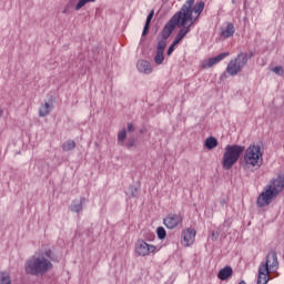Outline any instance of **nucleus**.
I'll return each instance as SVG.
<instances>
[{"instance_id": "obj_10", "label": "nucleus", "mask_w": 284, "mask_h": 284, "mask_svg": "<svg viewBox=\"0 0 284 284\" xmlns=\"http://www.w3.org/2000/svg\"><path fill=\"white\" fill-rule=\"evenodd\" d=\"M196 239V231L194 229H186L182 232V245L184 247H190V245H193L194 241Z\"/></svg>"}, {"instance_id": "obj_16", "label": "nucleus", "mask_w": 284, "mask_h": 284, "mask_svg": "<svg viewBox=\"0 0 284 284\" xmlns=\"http://www.w3.org/2000/svg\"><path fill=\"white\" fill-rule=\"evenodd\" d=\"M83 203H85V197H81L79 201H73L70 206L71 212H75L77 214H79V212H82Z\"/></svg>"}, {"instance_id": "obj_30", "label": "nucleus", "mask_w": 284, "mask_h": 284, "mask_svg": "<svg viewBox=\"0 0 284 284\" xmlns=\"http://www.w3.org/2000/svg\"><path fill=\"white\" fill-rule=\"evenodd\" d=\"M220 235H221L220 232H212V235H211L212 241H219Z\"/></svg>"}, {"instance_id": "obj_24", "label": "nucleus", "mask_w": 284, "mask_h": 284, "mask_svg": "<svg viewBox=\"0 0 284 284\" xmlns=\"http://www.w3.org/2000/svg\"><path fill=\"white\" fill-rule=\"evenodd\" d=\"M0 284H12V280H10V274L6 272L0 273Z\"/></svg>"}, {"instance_id": "obj_3", "label": "nucleus", "mask_w": 284, "mask_h": 284, "mask_svg": "<svg viewBox=\"0 0 284 284\" xmlns=\"http://www.w3.org/2000/svg\"><path fill=\"white\" fill-rule=\"evenodd\" d=\"M283 187L284 176H277L275 180L271 181L258 195L256 201L257 207H266V205H270V203L283 192Z\"/></svg>"}, {"instance_id": "obj_35", "label": "nucleus", "mask_w": 284, "mask_h": 284, "mask_svg": "<svg viewBox=\"0 0 284 284\" xmlns=\"http://www.w3.org/2000/svg\"><path fill=\"white\" fill-rule=\"evenodd\" d=\"M239 284H247V283H245V281H241Z\"/></svg>"}, {"instance_id": "obj_4", "label": "nucleus", "mask_w": 284, "mask_h": 284, "mask_svg": "<svg viewBox=\"0 0 284 284\" xmlns=\"http://www.w3.org/2000/svg\"><path fill=\"white\" fill-rule=\"evenodd\" d=\"M278 271V255L276 251H270L266 255L265 262L258 266L257 284L270 283L271 274Z\"/></svg>"}, {"instance_id": "obj_5", "label": "nucleus", "mask_w": 284, "mask_h": 284, "mask_svg": "<svg viewBox=\"0 0 284 284\" xmlns=\"http://www.w3.org/2000/svg\"><path fill=\"white\" fill-rule=\"evenodd\" d=\"M245 152V146L239 144H227L224 149V153L222 156V168L223 170H232L236 163H239V159H241V154Z\"/></svg>"}, {"instance_id": "obj_6", "label": "nucleus", "mask_w": 284, "mask_h": 284, "mask_svg": "<svg viewBox=\"0 0 284 284\" xmlns=\"http://www.w3.org/2000/svg\"><path fill=\"white\" fill-rule=\"evenodd\" d=\"M244 163L247 168H261L263 165V149L261 144H251L245 150Z\"/></svg>"}, {"instance_id": "obj_8", "label": "nucleus", "mask_w": 284, "mask_h": 284, "mask_svg": "<svg viewBox=\"0 0 284 284\" xmlns=\"http://www.w3.org/2000/svg\"><path fill=\"white\" fill-rule=\"evenodd\" d=\"M135 252L138 256H149L152 252H156V246L150 245L143 240H139L135 243Z\"/></svg>"}, {"instance_id": "obj_2", "label": "nucleus", "mask_w": 284, "mask_h": 284, "mask_svg": "<svg viewBox=\"0 0 284 284\" xmlns=\"http://www.w3.org/2000/svg\"><path fill=\"white\" fill-rule=\"evenodd\" d=\"M53 261L54 253L52 250L37 252L24 262V272L29 276L41 278L54 270Z\"/></svg>"}, {"instance_id": "obj_1", "label": "nucleus", "mask_w": 284, "mask_h": 284, "mask_svg": "<svg viewBox=\"0 0 284 284\" xmlns=\"http://www.w3.org/2000/svg\"><path fill=\"white\" fill-rule=\"evenodd\" d=\"M195 0H186L182 8L166 22L164 37H171L176 26H194L199 17L205 10V2L200 1L194 6Z\"/></svg>"}, {"instance_id": "obj_14", "label": "nucleus", "mask_w": 284, "mask_h": 284, "mask_svg": "<svg viewBox=\"0 0 284 284\" xmlns=\"http://www.w3.org/2000/svg\"><path fill=\"white\" fill-rule=\"evenodd\" d=\"M168 39H170V36H165V26L162 30V40L158 42L156 51L158 52H165V48H168Z\"/></svg>"}, {"instance_id": "obj_27", "label": "nucleus", "mask_w": 284, "mask_h": 284, "mask_svg": "<svg viewBox=\"0 0 284 284\" xmlns=\"http://www.w3.org/2000/svg\"><path fill=\"white\" fill-rule=\"evenodd\" d=\"M124 148H136V140L134 138H130L126 142H124Z\"/></svg>"}, {"instance_id": "obj_18", "label": "nucleus", "mask_w": 284, "mask_h": 284, "mask_svg": "<svg viewBox=\"0 0 284 284\" xmlns=\"http://www.w3.org/2000/svg\"><path fill=\"white\" fill-rule=\"evenodd\" d=\"M154 18V10H152L148 17H146V21L144 24V29L142 31V37H145V34H148V32L150 31V23H152V19Z\"/></svg>"}, {"instance_id": "obj_11", "label": "nucleus", "mask_w": 284, "mask_h": 284, "mask_svg": "<svg viewBox=\"0 0 284 284\" xmlns=\"http://www.w3.org/2000/svg\"><path fill=\"white\" fill-rule=\"evenodd\" d=\"M178 28L181 29L173 41V45H179L183 41V39H185V36L190 34V32L192 31V27H190V24L178 26Z\"/></svg>"}, {"instance_id": "obj_20", "label": "nucleus", "mask_w": 284, "mask_h": 284, "mask_svg": "<svg viewBox=\"0 0 284 284\" xmlns=\"http://www.w3.org/2000/svg\"><path fill=\"white\" fill-rule=\"evenodd\" d=\"M219 145V140L214 136H210L205 140L206 150H214Z\"/></svg>"}, {"instance_id": "obj_9", "label": "nucleus", "mask_w": 284, "mask_h": 284, "mask_svg": "<svg viewBox=\"0 0 284 284\" xmlns=\"http://www.w3.org/2000/svg\"><path fill=\"white\" fill-rule=\"evenodd\" d=\"M163 223L168 230H174V227H178V225H181L183 223V215L180 213H170L164 220Z\"/></svg>"}, {"instance_id": "obj_28", "label": "nucleus", "mask_w": 284, "mask_h": 284, "mask_svg": "<svg viewBox=\"0 0 284 284\" xmlns=\"http://www.w3.org/2000/svg\"><path fill=\"white\" fill-rule=\"evenodd\" d=\"M273 72L275 73V74H278V77H283V67H275L274 69H273Z\"/></svg>"}, {"instance_id": "obj_17", "label": "nucleus", "mask_w": 284, "mask_h": 284, "mask_svg": "<svg viewBox=\"0 0 284 284\" xmlns=\"http://www.w3.org/2000/svg\"><path fill=\"white\" fill-rule=\"evenodd\" d=\"M234 24L227 23L226 28L222 30V37H224V39H230V37H234Z\"/></svg>"}, {"instance_id": "obj_32", "label": "nucleus", "mask_w": 284, "mask_h": 284, "mask_svg": "<svg viewBox=\"0 0 284 284\" xmlns=\"http://www.w3.org/2000/svg\"><path fill=\"white\" fill-rule=\"evenodd\" d=\"M227 71L226 72H223L221 75H220V81H225V79H227Z\"/></svg>"}, {"instance_id": "obj_23", "label": "nucleus", "mask_w": 284, "mask_h": 284, "mask_svg": "<svg viewBox=\"0 0 284 284\" xmlns=\"http://www.w3.org/2000/svg\"><path fill=\"white\" fill-rule=\"evenodd\" d=\"M165 61V55L163 51H156L154 57V63L161 65Z\"/></svg>"}, {"instance_id": "obj_25", "label": "nucleus", "mask_w": 284, "mask_h": 284, "mask_svg": "<svg viewBox=\"0 0 284 284\" xmlns=\"http://www.w3.org/2000/svg\"><path fill=\"white\" fill-rule=\"evenodd\" d=\"M156 234H158V237L160 239V241H163V239H165L168 236V233L165 232V227H163V226H159L156 229Z\"/></svg>"}, {"instance_id": "obj_36", "label": "nucleus", "mask_w": 284, "mask_h": 284, "mask_svg": "<svg viewBox=\"0 0 284 284\" xmlns=\"http://www.w3.org/2000/svg\"><path fill=\"white\" fill-rule=\"evenodd\" d=\"M132 196H134V193H132Z\"/></svg>"}, {"instance_id": "obj_13", "label": "nucleus", "mask_w": 284, "mask_h": 284, "mask_svg": "<svg viewBox=\"0 0 284 284\" xmlns=\"http://www.w3.org/2000/svg\"><path fill=\"white\" fill-rule=\"evenodd\" d=\"M136 68L142 74H152V64L148 60H139Z\"/></svg>"}, {"instance_id": "obj_21", "label": "nucleus", "mask_w": 284, "mask_h": 284, "mask_svg": "<svg viewBox=\"0 0 284 284\" xmlns=\"http://www.w3.org/2000/svg\"><path fill=\"white\" fill-rule=\"evenodd\" d=\"M63 152H70L71 150H74L77 148V142L73 140H68L61 145Z\"/></svg>"}, {"instance_id": "obj_34", "label": "nucleus", "mask_w": 284, "mask_h": 284, "mask_svg": "<svg viewBox=\"0 0 284 284\" xmlns=\"http://www.w3.org/2000/svg\"><path fill=\"white\" fill-rule=\"evenodd\" d=\"M0 116H3V110L0 109Z\"/></svg>"}, {"instance_id": "obj_12", "label": "nucleus", "mask_w": 284, "mask_h": 284, "mask_svg": "<svg viewBox=\"0 0 284 284\" xmlns=\"http://www.w3.org/2000/svg\"><path fill=\"white\" fill-rule=\"evenodd\" d=\"M227 57H230V52L220 53L214 58L207 59L202 65L203 68H212L213 65H216V63H221V61L227 59Z\"/></svg>"}, {"instance_id": "obj_29", "label": "nucleus", "mask_w": 284, "mask_h": 284, "mask_svg": "<svg viewBox=\"0 0 284 284\" xmlns=\"http://www.w3.org/2000/svg\"><path fill=\"white\" fill-rule=\"evenodd\" d=\"M126 130H128V132H134V130H135L134 124L132 122H129L126 124Z\"/></svg>"}, {"instance_id": "obj_31", "label": "nucleus", "mask_w": 284, "mask_h": 284, "mask_svg": "<svg viewBox=\"0 0 284 284\" xmlns=\"http://www.w3.org/2000/svg\"><path fill=\"white\" fill-rule=\"evenodd\" d=\"M176 45H174V43H172L171 44V47L168 49V51H166V54H168V57H170L171 54H172V52H174V48H175Z\"/></svg>"}, {"instance_id": "obj_7", "label": "nucleus", "mask_w": 284, "mask_h": 284, "mask_svg": "<svg viewBox=\"0 0 284 284\" xmlns=\"http://www.w3.org/2000/svg\"><path fill=\"white\" fill-rule=\"evenodd\" d=\"M252 55L245 52H240L235 58L231 59L226 65V73L229 77H236L240 72H243L245 65H247Z\"/></svg>"}, {"instance_id": "obj_19", "label": "nucleus", "mask_w": 284, "mask_h": 284, "mask_svg": "<svg viewBox=\"0 0 284 284\" xmlns=\"http://www.w3.org/2000/svg\"><path fill=\"white\" fill-rule=\"evenodd\" d=\"M125 139H128V130L122 129L118 133V145L124 146L125 145Z\"/></svg>"}, {"instance_id": "obj_33", "label": "nucleus", "mask_w": 284, "mask_h": 284, "mask_svg": "<svg viewBox=\"0 0 284 284\" xmlns=\"http://www.w3.org/2000/svg\"><path fill=\"white\" fill-rule=\"evenodd\" d=\"M70 7H65L64 10L62 11L63 14H68V10Z\"/></svg>"}, {"instance_id": "obj_22", "label": "nucleus", "mask_w": 284, "mask_h": 284, "mask_svg": "<svg viewBox=\"0 0 284 284\" xmlns=\"http://www.w3.org/2000/svg\"><path fill=\"white\" fill-rule=\"evenodd\" d=\"M50 114V103L45 102L43 105L40 106L39 116H48Z\"/></svg>"}, {"instance_id": "obj_15", "label": "nucleus", "mask_w": 284, "mask_h": 284, "mask_svg": "<svg viewBox=\"0 0 284 284\" xmlns=\"http://www.w3.org/2000/svg\"><path fill=\"white\" fill-rule=\"evenodd\" d=\"M233 273L234 271L232 270V266H225L219 271L217 278H220V281H227Z\"/></svg>"}, {"instance_id": "obj_26", "label": "nucleus", "mask_w": 284, "mask_h": 284, "mask_svg": "<svg viewBox=\"0 0 284 284\" xmlns=\"http://www.w3.org/2000/svg\"><path fill=\"white\" fill-rule=\"evenodd\" d=\"M94 1H97V0H79V2L75 6V10H81V8H83V6H85L88 3H94Z\"/></svg>"}]
</instances>
